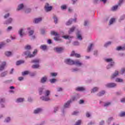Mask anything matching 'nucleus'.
Masks as SVG:
<instances>
[{
	"mask_svg": "<svg viewBox=\"0 0 125 125\" xmlns=\"http://www.w3.org/2000/svg\"><path fill=\"white\" fill-rule=\"evenodd\" d=\"M51 35H54L55 37H57V36H59V34L55 31H51Z\"/></svg>",
	"mask_w": 125,
	"mask_h": 125,
	"instance_id": "864d4df0",
	"label": "nucleus"
},
{
	"mask_svg": "<svg viewBox=\"0 0 125 125\" xmlns=\"http://www.w3.org/2000/svg\"><path fill=\"white\" fill-rule=\"evenodd\" d=\"M93 46H94V44H92V43L90 44L88 46L87 52L88 53L90 52L91 50H92V47H93Z\"/></svg>",
	"mask_w": 125,
	"mask_h": 125,
	"instance_id": "412c9836",
	"label": "nucleus"
},
{
	"mask_svg": "<svg viewBox=\"0 0 125 125\" xmlns=\"http://www.w3.org/2000/svg\"><path fill=\"white\" fill-rule=\"evenodd\" d=\"M105 93H106V92L104 90L101 91L97 94V96H99V97L103 96V95H104Z\"/></svg>",
	"mask_w": 125,
	"mask_h": 125,
	"instance_id": "c85d7f7f",
	"label": "nucleus"
},
{
	"mask_svg": "<svg viewBox=\"0 0 125 125\" xmlns=\"http://www.w3.org/2000/svg\"><path fill=\"white\" fill-rule=\"evenodd\" d=\"M116 20H117V19L116 18H112L111 19H110L108 23L109 26H111V25H113L114 23H115Z\"/></svg>",
	"mask_w": 125,
	"mask_h": 125,
	"instance_id": "dca6fc26",
	"label": "nucleus"
},
{
	"mask_svg": "<svg viewBox=\"0 0 125 125\" xmlns=\"http://www.w3.org/2000/svg\"><path fill=\"white\" fill-rule=\"evenodd\" d=\"M41 49H42V50H46L47 49V45H42L40 46Z\"/></svg>",
	"mask_w": 125,
	"mask_h": 125,
	"instance_id": "473e14b6",
	"label": "nucleus"
},
{
	"mask_svg": "<svg viewBox=\"0 0 125 125\" xmlns=\"http://www.w3.org/2000/svg\"><path fill=\"white\" fill-rule=\"evenodd\" d=\"M58 110H59V106H57L54 107V113H56L58 112Z\"/></svg>",
	"mask_w": 125,
	"mask_h": 125,
	"instance_id": "4d7b16f0",
	"label": "nucleus"
},
{
	"mask_svg": "<svg viewBox=\"0 0 125 125\" xmlns=\"http://www.w3.org/2000/svg\"><path fill=\"white\" fill-rule=\"evenodd\" d=\"M62 37L63 39H65V40H72L73 39V36H63Z\"/></svg>",
	"mask_w": 125,
	"mask_h": 125,
	"instance_id": "2f4dec72",
	"label": "nucleus"
},
{
	"mask_svg": "<svg viewBox=\"0 0 125 125\" xmlns=\"http://www.w3.org/2000/svg\"><path fill=\"white\" fill-rule=\"evenodd\" d=\"M25 28H21L19 29L18 31V34L20 35V37L21 38H23L24 36H25Z\"/></svg>",
	"mask_w": 125,
	"mask_h": 125,
	"instance_id": "6e6552de",
	"label": "nucleus"
},
{
	"mask_svg": "<svg viewBox=\"0 0 125 125\" xmlns=\"http://www.w3.org/2000/svg\"><path fill=\"white\" fill-rule=\"evenodd\" d=\"M54 50L56 52H57L58 53H62V52H63L64 48L62 47H56L54 48Z\"/></svg>",
	"mask_w": 125,
	"mask_h": 125,
	"instance_id": "9d476101",
	"label": "nucleus"
},
{
	"mask_svg": "<svg viewBox=\"0 0 125 125\" xmlns=\"http://www.w3.org/2000/svg\"><path fill=\"white\" fill-rule=\"evenodd\" d=\"M10 121H11V118L9 117H7L6 118H5V120L4 121V123H6L7 124H8V123H10Z\"/></svg>",
	"mask_w": 125,
	"mask_h": 125,
	"instance_id": "c756f323",
	"label": "nucleus"
},
{
	"mask_svg": "<svg viewBox=\"0 0 125 125\" xmlns=\"http://www.w3.org/2000/svg\"><path fill=\"white\" fill-rule=\"evenodd\" d=\"M47 81V77L43 76L41 78L40 82L41 83H45Z\"/></svg>",
	"mask_w": 125,
	"mask_h": 125,
	"instance_id": "6ab92c4d",
	"label": "nucleus"
},
{
	"mask_svg": "<svg viewBox=\"0 0 125 125\" xmlns=\"http://www.w3.org/2000/svg\"><path fill=\"white\" fill-rule=\"evenodd\" d=\"M79 71H80V69L78 67L73 68L71 69V72H79Z\"/></svg>",
	"mask_w": 125,
	"mask_h": 125,
	"instance_id": "37998d69",
	"label": "nucleus"
},
{
	"mask_svg": "<svg viewBox=\"0 0 125 125\" xmlns=\"http://www.w3.org/2000/svg\"><path fill=\"white\" fill-rule=\"evenodd\" d=\"M4 103H5V99L0 98V106L1 108H5V105Z\"/></svg>",
	"mask_w": 125,
	"mask_h": 125,
	"instance_id": "f8f14e48",
	"label": "nucleus"
},
{
	"mask_svg": "<svg viewBox=\"0 0 125 125\" xmlns=\"http://www.w3.org/2000/svg\"><path fill=\"white\" fill-rule=\"evenodd\" d=\"M6 75H7V71H4V72H2V73H1V74H0V77L1 78H3V77H5V76H6Z\"/></svg>",
	"mask_w": 125,
	"mask_h": 125,
	"instance_id": "f704fd0d",
	"label": "nucleus"
},
{
	"mask_svg": "<svg viewBox=\"0 0 125 125\" xmlns=\"http://www.w3.org/2000/svg\"><path fill=\"white\" fill-rule=\"evenodd\" d=\"M5 55L6 56H11V55H12V53H11V52L7 51L5 52Z\"/></svg>",
	"mask_w": 125,
	"mask_h": 125,
	"instance_id": "603ef678",
	"label": "nucleus"
},
{
	"mask_svg": "<svg viewBox=\"0 0 125 125\" xmlns=\"http://www.w3.org/2000/svg\"><path fill=\"white\" fill-rule=\"evenodd\" d=\"M116 50H118V51H120L121 50L124 51L125 50V47L123 46H118L116 48Z\"/></svg>",
	"mask_w": 125,
	"mask_h": 125,
	"instance_id": "7c9ffc66",
	"label": "nucleus"
},
{
	"mask_svg": "<svg viewBox=\"0 0 125 125\" xmlns=\"http://www.w3.org/2000/svg\"><path fill=\"white\" fill-rule=\"evenodd\" d=\"M61 9L62 10H66V9H67V5L66 4L62 5L61 6Z\"/></svg>",
	"mask_w": 125,
	"mask_h": 125,
	"instance_id": "79ce46f5",
	"label": "nucleus"
},
{
	"mask_svg": "<svg viewBox=\"0 0 125 125\" xmlns=\"http://www.w3.org/2000/svg\"><path fill=\"white\" fill-rule=\"evenodd\" d=\"M115 81L116 83H124V80L119 78H116Z\"/></svg>",
	"mask_w": 125,
	"mask_h": 125,
	"instance_id": "a19ab883",
	"label": "nucleus"
},
{
	"mask_svg": "<svg viewBox=\"0 0 125 125\" xmlns=\"http://www.w3.org/2000/svg\"><path fill=\"white\" fill-rule=\"evenodd\" d=\"M27 33L30 37L31 40H35L36 39V36L34 35V33H35V31L34 29H32L31 27L27 28Z\"/></svg>",
	"mask_w": 125,
	"mask_h": 125,
	"instance_id": "20e7f679",
	"label": "nucleus"
},
{
	"mask_svg": "<svg viewBox=\"0 0 125 125\" xmlns=\"http://www.w3.org/2000/svg\"><path fill=\"white\" fill-rule=\"evenodd\" d=\"M43 94L44 96L41 97V100L43 101H49L50 100V98H49V96L50 95V90H46L43 92Z\"/></svg>",
	"mask_w": 125,
	"mask_h": 125,
	"instance_id": "7ed1b4c3",
	"label": "nucleus"
},
{
	"mask_svg": "<svg viewBox=\"0 0 125 125\" xmlns=\"http://www.w3.org/2000/svg\"><path fill=\"white\" fill-rule=\"evenodd\" d=\"M112 104V102H106L105 103H104V107H109V106H111Z\"/></svg>",
	"mask_w": 125,
	"mask_h": 125,
	"instance_id": "bb28decb",
	"label": "nucleus"
},
{
	"mask_svg": "<svg viewBox=\"0 0 125 125\" xmlns=\"http://www.w3.org/2000/svg\"><path fill=\"white\" fill-rule=\"evenodd\" d=\"M25 13H30V12H31V8H26L25 10Z\"/></svg>",
	"mask_w": 125,
	"mask_h": 125,
	"instance_id": "680f3d73",
	"label": "nucleus"
},
{
	"mask_svg": "<svg viewBox=\"0 0 125 125\" xmlns=\"http://www.w3.org/2000/svg\"><path fill=\"white\" fill-rule=\"evenodd\" d=\"M86 117H87V118H89L91 117V113H90V112H87L86 113Z\"/></svg>",
	"mask_w": 125,
	"mask_h": 125,
	"instance_id": "052dcab7",
	"label": "nucleus"
},
{
	"mask_svg": "<svg viewBox=\"0 0 125 125\" xmlns=\"http://www.w3.org/2000/svg\"><path fill=\"white\" fill-rule=\"evenodd\" d=\"M82 124V120H78L74 125H81Z\"/></svg>",
	"mask_w": 125,
	"mask_h": 125,
	"instance_id": "e2e57ef3",
	"label": "nucleus"
},
{
	"mask_svg": "<svg viewBox=\"0 0 125 125\" xmlns=\"http://www.w3.org/2000/svg\"><path fill=\"white\" fill-rule=\"evenodd\" d=\"M53 19L54 20V22L56 23V24H57V22L58 21V19L57 18V17L56 16H54L53 17Z\"/></svg>",
	"mask_w": 125,
	"mask_h": 125,
	"instance_id": "5fc2aeb1",
	"label": "nucleus"
},
{
	"mask_svg": "<svg viewBox=\"0 0 125 125\" xmlns=\"http://www.w3.org/2000/svg\"><path fill=\"white\" fill-rule=\"evenodd\" d=\"M79 112L78 111H75L72 113V115H74L75 116H77V115H79Z\"/></svg>",
	"mask_w": 125,
	"mask_h": 125,
	"instance_id": "338daca9",
	"label": "nucleus"
},
{
	"mask_svg": "<svg viewBox=\"0 0 125 125\" xmlns=\"http://www.w3.org/2000/svg\"><path fill=\"white\" fill-rule=\"evenodd\" d=\"M104 61L106 63H109V64L115 63L114 60L112 58H106L104 59Z\"/></svg>",
	"mask_w": 125,
	"mask_h": 125,
	"instance_id": "4468645a",
	"label": "nucleus"
},
{
	"mask_svg": "<svg viewBox=\"0 0 125 125\" xmlns=\"http://www.w3.org/2000/svg\"><path fill=\"white\" fill-rule=\"evenodd\" d=\"M30 71H25L22 72V76H27V75H29Z\"/></svg>",
	"mask_w": 125,
	"mask_h": 125,
	"instance_id": "a18cd8bd",
	"label": "nucleus"
},
{
	"mask_svg": "<svg viewBox=\"0 0 125 125\" xmlns=\"http://www.w3.org/2000/svg\"><path fill=\"white\" fill-rule=\"evenodd\" d=\"M44 8L45 11H51V9H52V6H49V4L47 3L45 5Z\"/></svg>",
	"mask_w": 125,
	"mask_h": 125,
	"instance_id": "2eb2a0df",
	"label": "nucleus"
},
{
	"mask_svg": "<svg viewBox=\"0 0 125 125\" xmlns=\"http://www.w3.org/2000/svg\"><path fill=\"white\" fill-rule=\"evenodd\" d=\"M40 61L41 60L40 59H36L31 61V63H35L36 64L33 65L32 66V68L33 69H38L40 67V64H39V63H40Z\"/></svg>",
	"mask_w": 125,
	"mask_h": 125,
	"instance_id": "423d86ee",
	"label": "nucleus"
},
{
	"mask_svg": "<svg viewBox=\"0 0 125 125\" xmlns=\"http://www.w3.org/2000/svg\"><path fill=\"white\" fill-rule=\"evenodd\" d=\"M64 62L68 65H75V66H78V67L83 66V62L78 60L74 61L73 60H71V59H67L65 60Z\"/></svg>",
	"mask_w": 125,
	"mask_h": 125,
	"instance_id": "f257e3e1",
	"label": "nucleus"
},
{
	"mask_svg": "<svg viewBox=\"0 0 125 125\" xmlns=\"http://www.w3.org/2000/svg\"><path fill=\"white\" fill-rule=\"evenodd\" d=\"M114 120V118L112 117H109L108 119L106 120V123L108 125H110L111 124V122Z\"/></svg>",
	"mask_w": 125,
	"mask_h": 125,
	"instance_id": "cd10ccee",
	"label": "nucleus"
},
{
	"mask_svg": "<svg viewBox=\"0 0 125 125\" xmlns=\"http://www.w3.org/2000/svg\"><path fill=\"white\" fill-rule=\"evenodd\" d=\"M120 117H125V112L123 111L119 114Z\"/></svg>",
	"mask_w": 125,
	"mask_h": 125,
	"instance_id": "0e129e2a",
	"label": "nucleus"
},
{
	"mask_svg": "<svg viewBox=\"0 0 125 125\" xmlns=\"http://www.w3.org/2000/svg\"><path fill=\"white\" fill-rule=\"evenodd\" d=\"M77 91H84L85 90V87H78L76 88Z\"/></svg>",
	"mask_w": 125,
	"mask_h": 125,
	"instance_id": "a878e982",
	"label": "nucleus"
},
{
	"mask_svg": "<svg viewBox=\"0 0 125 125\" xmlns=\"http://www.w3.org/2000/svg\"><path fill=\"white\" fill-rule=\"evenodd\" d=\"M70 56H75V57H77V58H80V57H81V55L75 53V51H73L71 53Z\"/></svg>",
	"mask_w": 125,
	"mask_h": 125,
	"instance_id": "5701e85b",
	"label": "nucleus"
},
{
	"mask_svg": "<svg viewBox=\"0 0 125 125\" xmlns=\"http://www.w3.org/2000/svg\"><path fill=\"white\" fill-rule=\"evenodd\" d=\"M13 21V19L12 18H9L7 20L4 21V24L6 25H7L8 24H11Z\"/></svg>",
	"mask_w": 125,
	"mask_h": 125,
	"instance_id": "a211bd4d",
	"label": "nucleus"
},
{
	"mask_svg": "<svg viewBox=\"0 0 125 125\" xmlns=\"http://www.w3.org/2000/svg\"><path fill=\"white\" fill-rule=\"evenodd\" d=\"M25 99L23 98H19L16 99V103H22V102H24Z\"/></svg>",
	"mask_w": 125,
	"mask_h": 125,
	"instance_id": "b1692460",
	"label": "nucleus"
},
{
	"mask_svg": "<svg viewBox=\"0 0 125 125\" xmlns=\"http://www.w3.org/2000/svg\"><path fill=\"white\" fill-rule=\"evenodd\" d=\"M105 86L108 88H112L113 87H116L117 84L114 83H107L105 84Z\"/></svg>",
	"mask_w": 125,
	"mask_h": 125,
	"instance_id": "1a4fd4ad",
	"label": "nucleus"
},
{
	"mask_svg": "<svg viewBox=\"0 0 125 125\" xmlns=\"http://www.w3.org/2000/svg\"><path fill=\"white\" fill-rule=\"evenodd\" d=\"M76 29V27L73 26L71 28H70L69 30L68 31V34H72L74 31L75 29Z\"/></svg>",
	"mask_w": 125,
	"mask_h": 125,
	"instance_id": "c9c22d12",
	"label": "nucleus"
},
{
	"mask_svg": "<svg viewBox=\"0 0 125 125\" xmlns=\"http://www.w3.org/2000/svg\"><path fill=\"white\" fill-rule=\"evenodd\" d=\"M76 19H70V20H68V21L66 22V25H67V26H69V25H71V24H72V23H73V22H76Z\"/></svg>",
	"mask_w": 125,
	"mask_h": 125,
	"instance_id": "4be33fe9",
	"label": "nucleus"
},
{
	"mask_svg": "<svg viewBox=\"0 0 125 125\" xmlns=\"http://www.w3.org/2000/svg\"><path fill=\"white\" fill-rule=\"evenodd\" d=\"M36 75H37V73L36 72H29V76H30V77H35Z\"/></svg>",
	"mask_w": 125,
	"mask_h": 125,
	"instance_id": "de8ad7c7",
	"label": "nucleus"
},
{
	"mask_svg": "<svg viewBox=\"0 0 125 125\" xmlns=\"http://www.w3.org/2000/svg\"><path fill=\"white\" fill-rule=\"evenodd\" d=\"M119 76V71H115V72L111 75V79H115L116 77Z\"/></svg>",
	"mask_w": 125,
	"mask_h": 125,
	"instance_id": "393cba45",
	"label": "nucleus"
},
{
	"mask_svg": "<svg viewBox=\"0 0 125 125\" xmlns=\"http://www.w3.org/2000/svg\"><path fill=\"white\" fill-rule=\"evenodd\" d=\"M42 111L43 109L42 108H37L34 110L33 114H35V115H39V114H41Z\"/></svg>",
	"mask_w": 125,
	"mask_h": 125,
	"instance_id": "9b49d317",
	"label": "nucleus"
},
{
	"mask_svg": "<svg viewBox=\"0 0 125 125\" xmlns=\"http://www.w3.org/2000/svg\"><path fill=\"white\" fill-rule=\"evenodd\" d=\"M4 45H5V44L4 43V42L0 43V49H1V48H3V47H4Z\"/></svg>",
	"mask_w": 125,
	"mask_h": 125,
	"instance_id": "13d9d810",
	"label": "nucleus"
},
{
	"mask_svg": "<svg viewBox=\"0 0 125 125\" xmlns=\"http://www.w3.org/2000/svg\"><path fill=\"white\" fill-rule=\"evenodd\" d=\"M76 38L79 41H83V33L80 30H77L76 32Z\"/></svg>",
	"mask_w": 125,
	"mask_h": 125,
	"instance_id": "0eeeda50",
	"label": "nucleus"
},
{
	"mask_svg": "<svg viewBox=\"0 0 125 125\" xmlns=\"http://www.w3.org/2000/svg\"><path fill=\"white\" fill-rule=\"evenodd\" d=\"M10 16V13H7L4 16V19H6V18H8V17H9Z\"/></svg>",
	"mask_w": 125,
	"mask_h": 125,
	"instance_id": "bf43d9fd",
	"label": "nucleus"
},
{
	"mask_svg": "<svg viewBox=\"0 0 125 125\" xmlns=\"http://www.w3.org/2000/svg\"><path fill=\"white\" fill-rule=\"evenodd\" d=\"M125 15H123L120 17L119 20L120 21H123L125 20Z\"/></svg>",
	"mask_w": 125,
	"mask_h": 125,
	"instance_id": "6e6d98bb",
	"label": "nucleus"
},
{
	"mask_svg": "<svg viewBox=\"0 0 125 125\" xmlns=\"http://www.w3.org/2000/svg\"><path fill=\"white\" fill-rule=\"evenodd\" d=\"M6 65V62H3L0 65V72L3 71L4 68H5V65Z\"/></svg>",
	"mask_w": 125,
	"mask_h": 125,
	"instance_id": "f3484780",
	"label": "nucleus"
},
{
	"mask_svg": "<svg viewBox=\"0 0 125 125\" xmlns=\"http://www.w3.org/2000/svg\"><path fill=\"white\" fill-rule=\"evenodd\" d=\"M111 44H112V42L109 41L104 44V47H108V46H109V45H111Z\"/></svg>",
	"mask_w": 125,
	"mask_h": 125,
	"instance_id": "ea45409f",
	"label": "nucleus"
},
{
	"mask_svg": "<svg viewBox=\"0 0 125 125\" xmlns=\"http://www.w3.org/2000/svg\"><path fill=\"white\" fill-rule=\"evenodd\" d=\"M25 7V5L23 3H21L19 4L18 6V8L17 9V11H19V10H22V9Z\"/></svg>",
	"mask_w": 125,
	"mask_h": 125,
	"instance_id": "aec40b11",
	"label": "nucleus"
},
{
	"mask_svg": "<svg viewBox=\"0 0 125 125\" xmlns=\"http://www.w3.org/2000/svg\"><path fill=\"white\" fill-rule=\"evenodd\" d=\"M42 21V17H38L34 19L33 22L35 24H39V23H41Z\"/></svg>",
	"mask_w": 125,
	"mask_h": 125,
	"instance_id": "ddd939ff",
	"label": "nucleus"
},
{
	"mask_svg": "<svg viewBox=\"0 0 125 125\" xmlns=\"http://www.w3.org/2000/svg\"><path fill=\"white\" fill-rule=\"evenodd\" d=\"M57 92H61L62 91H63V88L62 87H58L56 89Z\"/></svg>",
	"mask_w": 125,
	"mask_h": 125,
	"instance_id": "09e8293b",
	"label": "nucleus"
},
{
	"mask_svg": "<svg viewBox=\"0 0 125 125\" xmlns=\"http://www.w3.org/2000/svg\"><path fill=\"white\" fill-rule=\"evenodd\" d=\"M50 75L51 77H56L57 76V73H51Z\"/></svg>",
	"mask_w": 125,
	"mask_h": 125,
	"instance_id": "774afa93",
	"label": "nucleus"
},
{
	"mask_svg": "<svg viewBox=\"0 0 125 125\" xmlns=\"http://www.w3.org/2000/svg\"><path fill=\"white\" fill-rule=\"evenodd\" d=\"M54 40L56 42H62V39L58 37H54Z\"/></svg>",
	"mask_w": 125,
	"mask_h": 125,
	"instance_id": "c03bdc74",
	"label": "nucleus"
},
{
	"mask_svg": "<svg viewBox=\"0 0 125 125\" xmlns=\"http://www.w3.org/2000/svg\"><path fill=\"white\" fill-rule=\"evenodd\" d=\"M115 63H113V62H112V63H109L106 66V69H107V70H109V69H111L112 67H113Z\"/></svg>",
	"mask_w": 125,
	"mask_h": 125,
	"instance_id": "e433bc0d",
	"label": "nucleus"
},
{
	"mask_svg": "<svg viewBox=\"0 0 125 125\" xmlns=\"http://www.w3.org/2000/svg\"><path fill=\"white\" fill-rule=\"evenodd\" d=\"M99 90V87H95L92 89L91 93H95V92H96V91H98Z\"/></svg>",
	"mask_w": 125,
	"mask_h": 125,
	"instance_id": "72a5a7b5",
	"label": "nucleus"
},
{
	"mask_svg": "<svg viewBox=\"0 0 125 125\" xmlns=\"http://www.w3.org/2000/svg\"><path fill=\"white\" fill-rule=\"evenodd\" d=\"M73 45H80V42L75 41L73 43Z\"/></svg>",
	"mask_w": 125,
	"mask_h": 125,
	"instance_id": "69168bd1",
	"label": "nucleus"
},
{
	"mask_svg": "<svg viewBox=\"0 0 125 125\" xmlns=\"http://www.w3.org/2000/svg\"><path fill=\"white\" fill-rule=\"evenodd\" d=\"M72 103V101L68 100L66 103H65L63 105V108L61 109V112L62 115H64L66 113V110L65 109L70 108V104Z\"/></svg>",
	"mask_w": 125,
	"mask_h": 125,
	"instance_id": "39448f33",
	"label": "nucleus"
},
{
	"mask_svg": "<svg viewBox=\"0 0 125 125\" xmlns=\"http://www.w3.org/2000/svg\"><path fill=\"white\" fill-rule=\"evenodd\" d=\"M31 48L32 47H31V45H27L25 46V49L26 51L24 52V55H26L30 58H32V57H34L38 52V50H37V49H35L33 52V54H31V52H30L29 50H30V49H31Z\"/></svg>",
	"mask_w": 125,
	"mask_h": 125,
	"instance_id": "f03ea898",
	"label": "nucleus"
},
{
	"mask_svg": "<svg viewBox=\"0 0 125 125\" xmlns=\"http://www.w3.org/2000/svg\"><path fill=\"white\" fill-rule=\"evenodd\" d=\"M93 55L94 56L97 57L98 55V50H95L93 51Z\"/></svg>",
	"mask_w": 125,
	"mask_h": 125,
	"instance_id": "8fccbe9b",
	"label": "nucleus"
},
{
	"mask_svg": "<svg viewBox=\"0 0 125 125\" xmlns=\"http://www.w3.org/2000/svg\"><path fill=\"white\" fill-rule=\"evenodd\" d=\"M120 6L119 5H116L115 6H114L112 7L111 8V10H112V11H116V10H117V9H118V8H119V7Z\"/></svg>",
	"mask_w": 125,
	"mask_h": 125,
	"instance_id": "4c0bfd02",
	"label": "nucleus"
},
{
	"mask_svg": "<svg viewBox=\"0 0 125 125\" xmlns=\"http://www.w3.org/2000/svg\"><path fill=\"white\" fill-rule=\"evenodd\" d=\"M75 100H78V99H77V98L75 97V96H73L71 99L70 100H69V101H71V103L72 102H73V101H75Z\"/></svg>",
	"mask_w": 125,
	"mask_h": 125,
	"instance_id": "3c124183",
	"label": "nucleus"
},
{
	"mask_svg": "<svg viewBox=\"0 0 125 125\" xmlns=\"http://www.w3.org/2000/svg\"><path fill=\"white\" fill-rule=\"evenodd\" d=\"M24 62H25L24 61H19L17 62L16 65H21V64H23V63H24Z\"/></svg>",
	"mask_w": 125,
	"mask_h": 125,
	"instance_id": "49530a36",
	"label": "nucleus"
},
{
	"mask_svg": "<svg viewBox=\"0 0 125 125\" xmlns=\"http://www.w3.org/2000/svg\"><path fill=\"white\" fill-rule=\"evenodd\" d=\"M43 89H44V87L39 88V91L40 95H42V94H43Z\"/></svg>",
	"mask_w": 125,
	"mask_h": 125,
	"instance_id": "58836bf2",
	"label": "nucleus"
}]
</instances>
